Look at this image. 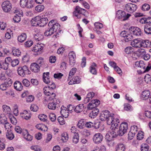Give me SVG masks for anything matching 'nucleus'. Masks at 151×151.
I'll list each match as a JSON object with an SVG mask.
<instances>
[{"label": "nucleus", "instance_id": "1", "mask_svg": "<svg viewBox=\"0 0 151 151\" xmlns=\"http://www.w3.org/2000/svg\"><path fill=\"white\" fill-rule=\"evenodd\" d=\"M135 65L137 67H139L141 68L139 71H141V73L148 72L151 69V65L148 64V65H146L142 60L136 62Z\"/></svg>", "mask_w": 151, "mask_h": 151}, {"label": "nucleus", "instance_id": "2", "mask_svg": "<svg viewBox=\"0 0 151 151\" xmlns=\"http://www.w3.org/2000/svg\"><path fill=\"white\" fill-rule=\"evenodd\" d=\"M131 15L130 14H126L124 11L119 10L116 12V17L118 19L125 21Z\"/></svg>", "mask_w": 151, "mask_h": 151}, {"label": "nucleus", "instance_id": "3", "mask_svg": "<svg viewBox=\"0 0 151 151\" xmlns=\"http://www.w3.org/2000/svg\"><path fill=\"white\" fill-rule=\"evenodd\" d=\"M128 129V124L126 122H122L120 125L119 129L116 132V135L121 136L126 132Z\"/></svg>", "mask_w": 151, "mask_h": 151}, {"label": "nucleus", "instance_id": "4", "mask_svg": "<svg viewBox=\"0 0 151 151\" xmlns=\"http://www.w3.org/2000/svg\"><path fill=\"white\" fill-rule=\"evenodd\" d=\"M17 72L18 74L22 77H24L26 75L30 74V72L26 65L19 67L17 69Z\"/></svg>", "mask_w": 151, "mask_h": 151}, {"label": "nucleus", "instance_id": "5", "mask_svg": "<svg viewBox=\"0 0 151 151\" xmlns=\"http://www.w3.org/2000/svg\"><path fill=\"white\" fill-rule=\"evenodd\" d=\"M3 11L6 13L9 12L12 8V4L9 1H6L3 2L1 4Z\"/></svg>", "mask_w": 151, "mask_h": 151}, {"label": "nucleus", "instance_id": "6", "mask_svg": "<svg viewBox=\"0 0 151 151\" xmlns=\"http://www.w3.org/2000/svg\"><path fill=\"white\" fill-rule=\"evenodd\" d=\"M50 88L49 87H44L43 88L44 93L46 95L50 96L48 99L50 101H52L55 99L56 95L54 93V91H52L51 90V91H50Z\"/></svg>", "mask_w": 151, "mask_h": 151}, {"label": "nucleus", "instance_id": "7", "mask_svg": "<svg viewBox=\"0 0 151 151\" xmlns=\"http://www.w3.org/2000/svg\"><path fill=\"white\" fill-rule=\"evenodd\" d=\"M12 82V81L11 78H6L5 80L4 83L0 85V89L2 91L6 90L8 87L11 85Z\"/></svg>", "mask_w": 151, "mask_h": 151}, {"label": "nucleus", "instance_id": "8", "mask_svg": "<svg viewBox=\"0 0 151 151\" xmlns=\"http://www.w3.org/2000/svg\"><path fill=\"white\" fill-rule=\"evenodd\" d=\"M56 22L54 20H52L48 24V27H51L50 29H52L54 32H56L57 30L60 29V25Z\"/></svg>", "mask_w": 151, "mask_h": 151}, {"label": "nucleus", "instance_id": "9", "mask_svg": "<svg viewBox=\"0 0 151 151\" xmlns=\"http://www.w3.org/2000/svg\"><path fill=\"white\" fill-rule=\"evenodd\" d=\"M137 8V6L132 4L128 3L125 6L124 9L130 13L135 11Z\"/></svg>", "mask_w": 151, "mask_h": 151}, {"label": "nucleus", "instance_id": "10", "mask_svg": "<svg viewBox=\"0 0 151 151\" xmlns=\"http://www.w3.org/2000/svg\"><path fill=\"white\" fill-rule=\"evenodd\" d=\"M103 139L102 135L100 133H98L94 135L93 139L95 143L99 144L102 141Z\"/></svg>", "mask_w": 151, "mask_h": 151}, {"label": "nucleus", "instance_id": "11", "mask_svg": "<svg viewBox=\"0 0 151 151\" xmlns=\"http://www.w3.org/2000/svg\"><path fill=\"white\" fill-rule=\"evenodd\" d=\"M132 29V27H131V29H129V30L130 31V32L132 34L134 35L137 36H140L142 35V33L141 29L138 27H134L133 29L131 30Z\"/></svg>", "mask_w": 151, "mask_h": 151}, {"label": "nucleus", "instance_id": "12", "mask_svg": "<svg viewBox=\"0 0 151 151\" xmlns=\"http://www.w3.org/2000/svg\"><path fill=\"white\" fill-rule=\"evenodd\" d=\"M110 114V112L106 110L101 114L99 116L100 119L102 121H104L107 119Z\"/></svg>", "mask_w": 151, "mask_h": 151}, {"label": "nucleus", "instance_id": "13", "mask_svg": "<svg viewBox=\"0 0 151 151\" xmlns=\"http://www.w3.org/2000/svg\"><path fill=\"white\" fill-rule=\"evenodd\" d=\"M111 128L113 132V135L112 137H114L116 135V132L118 130V124L117 123H115V121L113 122L111 124Z\"/></svg>", "mask_w": 151, "mask_h": 151}, {"label": "nucleus", "instance_id": "14", "mask_svg": "<svg viewBox=\"0 0 151 151\" xmlns=\"http://www.w3.org/2000/svg\"><path fill=\"white\" fill-rule=\"evenodd\" d=\"M60 109V113L63 117H64L65 118L68 117L69 115V112H68L67 108L64 107L63 106H62L61 107Z\"/></svg>", "mask_w": 151, "mask_h": 151}, {"label": "nucleus", "instance_id": "15", "mask_svg": "<svg viewBox=\"0 0 151 151\" xmlns=\"http://www.w3.org/2000/svg\"><path fill=\"white\" fill-rule=\"evenodd\" d=\"M40 66L36 63H33L31 64L30 69L31 71L34 73H37L40 71Z\"/></svg>", "mask_w": 151, "mask_h": 151}, {"label": "nucleus", "instance_id": "16", "mask_svg": "<svg viewBox=\"0 0 151 151\" xmlns=\"http://www.w3.org/2000/svg\"><path fill=\"white\" fill-rule=\"evenodd\" d=\"M43 48V46L40 44H37L34 47L32 50V51L35 52H38L40 53Z\"/></svg>", "mask_w": 151, "mask_h": 151}, {"label": "nucleus", "instance_id": "17", "mask_svg": "<svg viewBox=\"0 0 151 151\" xmlns=\"http://www.w3.org/2000/svg\"><path fill=\"white\" fill-rule=\"evenodd\" d=\"M49 75L50 73L49 72L44 73H43V81L46 83L48 84L50 82V80L49 76Z\"/></svg>", "mask_w": 151, "mask_h": 151}, {"label": "nucleus", "instance_id": "18", "mask_svg": "<svg viewBox=\"0 0 151 151\" xmlns=\"http://www.w3.org/2000/svg\"><path fill=\"white\" fill-rule=\"evenodd\" d=\"M125 148V145L123 143H118L116 147V151H124Z\"/></svg>", "mask_w": 151, "mask_h": 151}, {"label": "nucleus", "instance_id": "19", "mask_svg": "<svg viewBox=\"0 0 151 151\" xmlns=\"http://www.w3.org/2000/svg\"><path fill=\"white\" fill-rule=\"evenodd\" d=\"M14 87L15 89L19 91H21L23 88L22 83L18 81H17L14 83Z\"/></svg>", "mask_w": 151, "mask_h": 151}, {"label": "nucleus", "instance_id": "20", "mask_svg": "<svg viewBox=\"0 0 151 151\" xmlns=\"http://www.w3.org/2000/svg\"><path fill=\"white\" fill-rule=\"evenodd\" d=\"M99 110L96 108H94L89 115L90 117L91 118H94L98 114Z\"/></svg>", "mask_w": 151, "mask_h": 151}, {"label": "nucleus", "instance_id": "21", "mask_svg": "<svg viewBox=\"0 0 151 151\" xmlns=\"http://www.w3.org/2000/svg\"><path fill=\"white\" fill-rule=\"evenodd\" d=\"M144 30L146 34L151 35V24H146L144 27Z\"/></svg>", "mask_w": 151, "mask_h": 151}, {"label": "nucleus", "instance_id": "22", "mask_svg": "<svg viewBox=\"0 0 151 151\" xmlns=\"http://www.w3.org/2000/svg\"><path fill=\"white\" fill-rule=\"evenodd\" d=\"M150 95V91L148 90H145L142 92L141 97L142 99L146 100L148 99Z\"/></svg>", "mask_w": 151, "mask_h": 151}, {"label": "nucleus", "instance_id": "23", "mask_svg": "<svg viewBox=\"0 0 151 151\" xmlns=\"http://www.w3.org/2000/svg\"><path fill=\"white\" fill-rule=\"evenodd\" d=\"M146 53L145 49L142 48L138 49L136 51V54L138 57L141 58L144 56Z\"/></svg>", "mask_w": 151, "mask_h": 151}, {"label": "nucleus", "instance_id": "24", "mask_svg": "<svg viewBox=\"0 0 151 151\" xmlns=\"http://www.w3.org/2000/svg\"><path fill=\"white\" fill-rule=\"evenodd\" d=\"M48 20L47 18H43L41 19L40 18V27H43L48 22Z\"/></svg>", "mask_w": 151, "mask_h": 151}, {"label": "nucleus", "instance_id": "25", "mask_svg": "<svg viewBox=\"0 0 151 151\" xmlns=\"http://www.w3.org/2000/svg\"><path fill=\"white\" fill-rule=\"evenodd\" d=\"M84 107L83 104H79L74 109L76 113H80L83 111Z\"/></svg>", "mask_w": 151, "mask_h": 151}, {"label": "nucleus", "instance_id": "26", "mask_svg": "<svg viewBox=\"0 0 151 151\" xmlns=\"http://www.w3.org/2000/svg\"><path fill=\"white\" fill-rule=\"evenodd\" d=\"M143 43V47L148 48L151 46V42L149 40H142Z\"/></svg>", "mask_w": 151, "mask_h": 151}, {"label": "nucleus", "instance_id": "27", "mask_svg": "<svg viewBox=\"0 0 151 151\" xmlns=\"http://www.w3.org/2000/svg\"><path fill=\"white\" fill-rule=\"evenodd\" d=\"M79 135L78 132H75L73 138V143L77 144L79 140Z\"/></svg>", "mask_w": 151, "mask_h": 151}, {"label": "nucleus", "instance_id": "28", "mask_svg": "<svg viewBox=\"0 0 151 151\" xmlns=\"http://www.w3.org/2000/svg\"><path fill=\"white\" fill-rule=\"evenodd\" d=\"M27 35L25 33L22 34L18 37V40L20 42H23L26 39Z\"/></svg>", "mask_w": 151, "mask_h": 151}, {"label": "nucleus", "instance_id": "29", "mask_svg": "<svg viewBox=\"0 0 151 151\" xmlns=\"http://www.w3.org/2000/svg\"><path fill=\"white\" fill-rule=\"evenodd\" d=\"M50 28L49 27L48 29L45 31L44 35L45 36H51L54 33L52 29H50Z\"/></svg>", "mask_w": 151, "mask_h": 151}, {"label": "nucleus", "instance_id": "30", "mask_svg": "<svg viewBox=\"0 0 151 151\" xmlns=\"http://www.w3.org/2000/svg\"><path fill=\"white\" fill-rule=\"evenodd\" d=\"M34 37L37 41H40L43 39V36L40 33H37L34 34Z\"/></svg>", "mask_w": 151, "mask_h": 151}, {"label": "nucleus", "instance_id": "31", "mask_svg": "<svg viewBox=\"0 0 151 151\" xmlns=\"http://www.w3.org/2000/svg\"><path fill=\"white\" fill-rule=\"evenodd\" d=\"M55 101L54 102L52 101L51 103H49L48 105V108L50 109L55 110L56 107V102H55Z\"/></svg>", "mask_w": 151, "mask_h": 151}, {"label": "nucleus", "instance_id": "32", "mask_svg": "<svg viewBox=\"0 0 151 151\" xmlns=\"http://www.w3.org/2000/svg\"><path fill=\"white\" fill-rule=\"evenodd\" d=\"M2 109L3 112L6 114H9L11 111L10 107L5 105H3Z\"/></svg>", "mask_w": 151, "mask_h": 151}, {"label": "nucleus", "instance_id": "33", "mask_svg": "<svg viewBox=\"0 0 151 151\" xmlns=\"http://www.w3.org/2000/svg\"><path fill=\"white\" fill-rule=\"evenodd\" d=\"M7 122V118L4 114L0 115V123L1 124H4Z\"/></svg>", "mask_w": 151, "mask_h": 151}, {"label": "nucleus", "instance_id": "34", "mask_svg": "<svg viewBox=\"0 0 151 151\" xmlns=\"http://www.w3.org/2000/svg\"><path fill=\"white\" fill-rule=\"evenodd\" d=\"M114 118L113 116H111L110 114L106 120L107 121V124L108 125H111L113 122H114Z\"/></svg>", "mask_w": 151, "mask_h": 151}, {"label": "nucleus", "instance_id": "35", "mask_svg": "<svg viewBox=\"0 0 151 151\" xmlns=\"http://www.w3.org/2000/svg\"><path fill=\"white\" fill-rule=\"evenodd\" d=\"M96 66V64L95 63H93L90 67V72L93 74H96V71L94 67Z\"/></svg>", "mask_w": 151, "mask_h": 151}, {"label": "nucleus", "instance_id": "36", "mask_svg": "<svg viewBox=\"0 0 151 151\" xmlns=\"http://www.w3.org/2000/svg\"><path fill=\"white\" fill-rule=\"evenodd\" d=\"M75 9L79 14H83L86 11V10L80 8L78 6H76Z\"/></svg>", "mask_w": 151, "mask_h": 151}, {"label": "nucleus", "instance_id": "37", "mask_svg": "<svg viewBox=\"0 0 151 151\" xmlns=\"http://www.w3.org/2000/svg\"><path fill=\"white\" fill-rule=\"evenodd\" d=\"M133 48L132 47L129 46L126 48L124 49V52L126 54H130L133 52Z\"/></svg>", "mask_w": 151, "mask_h": 151}, {"label": "nucleus", "instance_id": "38", "mask_svg": "<svg viewBox=\"0 0 151 151\" xmlns=\"http://www.w3.org/2000/svg\"><path fill=\"white\" fill-rule=\"evenodd\" d=\"M139 42L136 39L132 41L131 43V45L132 47L138 48L139 45Z\"/></svg>", "mask_w": 151, "mask_h": 151}, {"label": "nucleus", "instance_id": "39", "mask_svg": "<svg viewBox=\"0 0 151 151\" xmlns=\"http://www.w3.org/2000/svg\"><path fill=\"white\" fill-rule=\"evenodd\" d=\"M13 55L16 56H19L20 55L21 52L18 49H14L12 50V52Z\"/></svg>", "mask_w": 151, "mask_h": 151}, {"label": "nucleus", "instance_id": "40", "mask_svg": "<svg viewBox=\"0 0 151 151\" xmlns=\"http://www.w3.org/2000/svg\"><path fill=\"white\" fill-rule=\"evenodd\" d=\"M85 124L84 120L81 119L78 122L77 124V126L78 128L81 129L84 128Z\"/></svg>", "mask_w": 151, "mask_h": 151}, {"label": "nucleus", "instance_id": "41", "mask_svg": "<svg viewBox=\"0 0 151 151\" xmlns=\"http://www.w3.org/2000/svg\"><path fill=\"white\" fill-rule=\"evenodd\" d=\"M149 146L148 145L145 144H143L141 146V151H148Z\"/></svg>", "mask_w": 151, "mask_h": 151}, {"label": "nucleus", "instance_id": "42", "mask_svg": "<svg viewBox=\"0 0 151 151\" xmlns=\"http://www.w3.org/2000/svg\"><path fill=\"white\" fill-rule=\"evenodd\" d=\"M7 138L9 140H12L14 138V134L11 132H8L6 133Z\"/></svg>", "mask_w": 151, "mask_h": 151}, {"label": "nucleus", "instance_id": "43", "mask_svg": "<svg viewBox=\"0 0 151 151\" xmlns=\"http://www.w3.org/2000/svg\"><path fill=\"white\" fill-rule=\"evenodd\" d=\"M26 132V134L24 135V138L28 141H31L32 139V136L29 135L27 131Z\"/></svg>", "mask_w": 151, "mask_h": 151}, {"label": "nucleus", "instance_id": "44", "mask_svg": "<svg viewBox=\"0 0 151 151\" xmlns=\"http://www.w3.org/2000/svg\"><path fill=\"white\" fill-rule=\"evenodd\" d=\"M61 140L64 142H66L68 139V134L67 133H64L62 134Z\"/></svg>", "mask_w": 151, "mask_h": 151}, {"label": "nucleus", "instance_id": "45", "mask_svg": "<svg viewBox=\"0 0 151 151\" xmlns=\"http://www.w3.org/2000/svg\"><path fill=\"white\" fill-rule=\"evenodd\" d=\"M76 57H69L70 65L71 66H73L75 63Z\"/></svg>", "mask_w": 151, "mask_h": 151}, {"label": "nucleus", "instance_id": "46", "mask_svg": "<svg viewBox=\"0 0 151 151\" xmlns=\"http://www.w3.org/2000/svg\"><path fill=\"white\" fill-rule=\"evenodd\" d=\"M44 9V6L42 5H39L36 6L35 10L38 12H41Z\"/></svg>", "mask_w": 151, "mask_h": 151}, {"label": "nucleus", "instance_id": "47", "mask_svg": "<svg viewBox=\"0 0 151 151\" xmlns=\"http://www.w3.org/2000/svg\"><path fill=\"white\" fill-rule=\"evenodd\" d=\"M145 81L147 83H151V77L148 74H146L144 77Z\"/></svg>", "mask_w": 151, "mask_h": 151}, {"label": "nucleus", "instance_id": "48", "mask_svg": "<svg viewBox=\"0 0 151 151\" xmlns=\"http://www.w3.org/2000/svg\"><path fill=\"white\" fill-rule=\"evenodd\" d=\"M9 64H8L4 61L2 64H1V69H2L4 70H7L9 68Z\"/></svg>", "mask_w": 151, "mask_h": 151}, {"label": "nucleus", "instance_id": "49", "mask_svg": "<svg viewBox=\"0 0 151 151\" xmlns=\"http://www.w3.org/2000/svg\"><path fill=\"white\" fill-rule=\"evenodd\" d=\"M133 38V36L131 34H128L126 35L124 38V40L126 42H128L131 40Z\"/></svg>", "mask_w": 151, "mask_h": 151}, {"label": "nucleus", "instance_id": "50", "mask_svg": "<svg viewBox=\"0 0 151 151\" xmlns=\"http://www.w3.org/2000/svg\"><path fill=\"white\" fill-rule=\"evenodd\" d=\"M38 118L41 121L45 122L47 119V116L43 114H41L38 116Z\"/></svg>", "mask_w": 151, "mask_h": 151}, {"label": "nucleus", "instance_id": "51", "mask_svg": "<svg viewBox=\"0 0 151 151\" xmlns=\"http://www.w3.org/2000/svg\"><path fill=\"white\" fill-rule=\"evenodd\" d=\"M144 133L141 131L139 132L138 134H137V139L138 140H142L144 138Z\"/></svg>", "mask_w": 151, "mask_h": 151}, {"label": "nucleus", "instance_id": "52", "mask_svg": "<svg viewBox=\"0 0 151 151\" xmlns=\"http://www.w3.org/2000/svg\"><path fill=\"white\" fill-rule=\"evenodd\" d=\"M22 16L19 15H15L13 18V20L15 22H19L21 20V17Z\"/></svg>", "mask_w": 151, "mask_h": 151}, {"label": "nucleus", "instance_id": "53", "mask_svg": "<svg viewBox=\"0 0 151 151\" xmlns=\"http://www.w3.org/2000/svg\"><path fill=\"white\" fill-rule=\"evenodd\" d=\"M94 25L96 27L94 29H101L103 28V25L101 23L96 22L94 23Z\"/></svg>", "mask_w": 151, "mask_h": 151}, {"label": "nucleus", "instance_id": "54", "mask_svg": "<svg viewBox=\"0 0 151 151\" xmlns=\"http://www.w3.org/2000/svg\"><path fill=\"white\" fill-rule=\"evenodd\" d=\"M28 0H21L20 4L21 6L23 8L26 7V5L28 3Z\"/></svg>", "mask_w": 151, "mask_h": 151}, {"label": "nucleus", "instance_id": "55", "mask_svg": "<svg viewBox=\"0 0 151 151\" xmlns=\"http://www.w3.org/2000/svg\"><path fill=\"white\" fill-rule=\"evenodd\" d=\"M150 6L147 4H145L142 6V9L144 11H148L150 9Z\"/></svg>", "mask_w": 151, "mask_h": 151}, {"label": "nucleus", "instance_id": "56", "mask_svg": "<svg viewBox=\"0 0 151 151\" xmlns=\"http://www.w3.org/2000/svg\"><path fill=\"white\" fill-rule=\"evenodd\" d=\"M76 68H73L71 70L69 74V76L68 77L69 79H70L71 78L72 76L73 75L74 73L76 72Z\"/></svg>", "mask_w": 151, "mask_h": 151}, {"label": "nucleus", "instance_id": "57", "mask_svg": "<svg viewBox=\"0 0 151 151\" xmlns=\"http://www.w3.org/2000/svg\"><path fill=\"white\" fill-rule=\"evenodd\" d=\"M49 117L52 122L55 121L56 119L55 115L53 113H50L49 115Z\"/></svg>", "mask_w": 151, "mask_h": 151}, {"label": "nucleus", "instance_id": "58", "mask_svg": "<svg viewBox=\"0 0 151 151\" xmlns=\"http://www.w3.org/2000/svg\"><path fill=\"white\" fill-rule=\"evenodd\" d=\"M81 78L78 76L75 77L72 79V81L74 83V84L79 83L81 81Z\"/></svg>", "mask_w": 151, "mask_h": 151}, {"label": "nucleus", "instance_id": "59", "mask_svg": "<svg viewBox=\"0 0 151 151\" xmlns=\"http://www.w3.org/2000/svg\"><path fill=\"white\" fill-rule=\"evenodd\" d=\"M106 149L105 147L104 146H101L100 148L99 149L98 147H96L95 150H93L92 151H106Z\"/></svg>", "mask_w": 151, "mask_h": 151}, {"label": "nucleus", "instance_id": "60", "mask_svg": "<svg viewBox=\"0 0 151 151\" xmlns=\"http://www.w3.org/2000/svg\"><path fill=\"white\" fill-rule=\"evenodd\" d=\"M30 148L35 151H41V150L40 147L38 145L32 146Z\"/></svg>", "mask_w": 151, "mask_h": 151}, {"label": "nucleus", "instance_id": "61", "mask_svg": "<svg viewBox=\"0 0 151 151\" xmlns=\"http://www.w3.org/2000/svg\"><path fill=\"white\" fill-rule=\"evenodd\" d=\"M30 110L33 111H37L38 109L37 106L35 104L32 105L30 107Z\"/></svg>", "mask_w": 151, "mask_h": 151}, {"label": "nucleus", "instance_id": "62", "mask_svg": "<svg viewBox=\"0 0 151 151\" xmlns=\"http://www.w3.org/2000/svg\"><path fill=\"white\" fill-rule=\"evenodd\" d=\"M93 127H94L96 129H99L100 126V122L98 121H95L94 123H93Z\"/></svg>", "mask_w": 151, "mask_h": 151}, {"label": "nucleus", "instance_id": "63", "mask_svg": "<svg viewBox=\"0 0 151 151\" xmlns=\"http://www.w3.org/2000/svg\"><path fill=\"white\" fill-rule=\"evenodd\" d=\"M63 116H59L58 117V120L60 124L61 125H63L65 124V121L64 120Z\"/></svg>", "mask_w": 151, "mask_h": 151}, {"label": "nucleus", "instance_id": "64", "mask_svg": "<svg viewBox=\"0 0 151 151\" xmlns=\"http://www.w3.org/2000/svg\"><path fill=\"white\" fill-rule=\"evenodd\" d=\"M22 83L24 85L27 87H28L30 85V82L27 79H24Z\"/></svg>", "mask_w": 151, "mask_h": 151}]
</instances>
